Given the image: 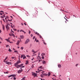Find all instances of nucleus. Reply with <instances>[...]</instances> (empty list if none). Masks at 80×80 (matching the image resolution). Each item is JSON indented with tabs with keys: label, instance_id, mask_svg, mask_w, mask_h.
<instances>
[{
	"label": "nucleus",
	"instance_id": "f257e3e1",
	"mask_svg": "<svg viewBox=\"0 0 80 80\" xmlns=\"http://www.w3.org/2000/svg\"><path fill=\"white\" fill-rule=\"evenodd\" d=\"M20 63H21V61H20V58H18V60L17 61V62L15 63V66H16V65H17V64H19Z\"/></svg>",
	"mask_w": 80,
	"mask_h": 80
},
{
	"label": "nucleus",
	"instance_id": "f03ea898",
	"mask_svg": "<svg viewBox=\"0 0 80 80\" xmlns=\"http://www.w3.org/2000/svg\"><path fill=\"white\" fill-rule=\"evenodd\" d=\"M6 28L7 31H8V30H10L9 26H8V23H7V24L6 26Z\"/></svg>",
	"mask_w": 80,
	"mask_h": 80
},
{
	"label": "nucleus",
	"instance_id": "7ed1b4c3",
	"mask_svg": "<svg viewBox=\"0 0 80 80\" xmlns=\"http://www.w3.org/2000/svg\"><path fill=\"white\" fill-rule=\"evenodd\" d=\"M30 42V40L29 39H27L26 41V42H25V44H27L28 42Z\"/></svg>",
	"mask_w": 80,
	"mask_h": 80
},
{
	"label": "nucleus",
	"instance_id": "20e7f679",
	"mask_svg": "<svg viewBox=\"0 0 80 80\" xmlns=\"http://www.w3.org/2000/svg\"><path fill=\"white\" fill-rule=\"evenodd\" d=\"M32 75L34 76V77L35 78V77H37V73H35L34 72H32Z\"/></svg>",
	"mask_w": 80,
	"mask_h": 80
},
{
	"label": "nucleus",
	"instance_id": "39448f33",
	"mask_svg": "<svg viewBox=\"0 0 80 80\" xmlns=\"http://www.w3.org/2000/svg\"><path fill=\"white\" fill-rule=\"evenodd\" d=\"M15 65V64H14V66L15 67H17V68H20V65H18V64H16V65Z\"/></svg>",
	"mask_w": 80,
	"mask_h": 80
},
{
	"label": "nucleus",
	"instance_id": "423d86ee",
	"mask_svg": "<svg viewBox=\"0 0 80 80\" xmlns=\"http://www.w3.org/2000/svg\"><path fill=\"white\" fill-rule=\"evenodd\" d=\"M23 71V69L22 70H19L18 71V73H20L22 72Z\"/></svg>",
	"mask_w": 80,
	"mask_h": 80
},
{
	"label": "nucleus",
	"instance_id": "0eeeda50",
	"mask_svg": "<svg viewBox=\"0 0 80 80\" xmlns=\"http://www.w3.org/2000/svg\"><path fill=\"white\" fill-rule=\"evenodd\" d=\"M6 63V64H7V65H9V64H10V65H12V63H11V62H7V61H5Z\"/></svg>",
	"mask_w": 80,
	"mask_h": 80
},
{
	"label": "nucleus",
	"instance_id": "6e6552de",
	"mask_svg": "<svg viewBox=\"0 0 80 80\" xmlns=\"http://www.w3.org/2000/svg\"><path fill=\"white\" fill-rule=\"evenodd\" d=\"M20 37L21 39H23L24 38V36H23V35L20 36Z\"/></svg>",
	"mask_w": 80,
	"mask_h": 80
},
{
	"label": "nucleus",
	"instance_id": "1a4fd4ad",
	"mask_svg": "<svg viewBox=\"0 0 80 80\" xmlns=\"http://www.w3.org/2000/svg\"><path fill=\"white\" fill-rule=\"evenodd\" d=\"M11 28H13V27H15V25H13V24H11Z\"/></svg>",
	"mask_w": 80,
	"mask_h": 80
},
{
	"label": "nucleus",
	"instance_id": "9d476101",
	"mask_svg": "<svg viewBox=\"0 0 80 80\" xmlns=\"http://www.w3.org/2000/svg\"><path fill=\"white\" fill-rule=\"evenodd\" d=\"M45 55V54L44 53H42L41 54V56H42V57H44Z\"/></svg>",
	"mask_w": 80,
	"mask_h": 80
},
{
	"label": "nucleus",
	"instance_id": "9b49d317",
	"mask_svg": "<svg viewBox=\"0 0 80 80\" xmlns=\"http://www.w3.org/2000/svg\"><path fill=\"white\" fill-rule=\"evenodd\" d=\"M12 77H13V78H14L16 77V75L15 74H12Z\"/></svg>",
	"mask_w": 80,
	"mask_h": 80
},
{
	"label": "nucleus",
	"instance_id": "f8f14e48",
	"mask_svg": "<svg viewBox=\"0 0 80 80\" xmlns=\"http://www.w3.org/2000/svg\"><path fill=\"white\" fill-rule=\"evenodd\" d=\"M20 43V41H18L17 42V45H19V44Z\"/></svg>",
	"mask_w": 80,
	"mask_h": 80
},
{
	"label": "nucleus",
	"instance_id": "ddd939ff",
	"mask_svg": "<svg viewBox=\"0 0 80 80\" xmlns=\"http://www.w3.org/2000/svg\"><path fill=\"white\" fill-rule=\"evenodd\" d=\"M4 28H5V26L3 25H2V29L3 30H5Z\"/></svg>",
	"mask_w": 80,
	"mask_h": 80
},
{
	"label": "nucleus",
	"instance_id": "4468645a",
	"mask_svg": "<svg viewBox=\"0 0 80 80\" xmlns=\"http://www.w3.org/2000/svg\"><path fill=\"white\" fill-rule=\"evenodd\" d=\"M43 64H46V62L44 61H43L42 62Z\"/></svg>",
	"mask_w": 80,
	"mask_h": 80
},
{
	"label": "nucleus",
	"instance_id": "2eb2a0df",
	"mask_svg": "<svg viewBox=\"0 0 80 80\" xmlns=\"http://www.w3.org/2000/svg\"><path fill=\"white\" fill-rule=\"evenodd\" d=\"M12 36H13L14 38L15 37V35H14V34L13 33H12Z\"/></svg>",
	"mask_w": 80,
	"mask_h": 80
},
{
	"label": "nucleus",
	"instance_id": "dca6fc26",
	"mask_svg": "<svg viewBox=\"0 0 80 80\" xmlns=\"http://www.w3.org/2000/svg\"><path fill=\"white\" fill-rule=\"evenodd\" d=\"M24 56H25V55H21V58H23V57Z\"/></svg>",
	"mask_w": 80,
	"mask_h": 80
},
{
	"label": "nucleus",
	"instance_id": "f3484780",
	"mask_svg": "<svg viewBox=\"0 0 80 80\" xmlns=\"http://www.w3.org/2000/svg\"><path fill=\"white\" fill-rule=\"evenodd\" d=\"M35 34H36V35H39V34L37 32H35Z\"/></svg>",
	"mask_w": 80,
	"mask_h": 80
},
{
	"label": "nucleus",
	"instance_id": "a211bd4d",
	"mask_svg": "<svg viewBox=\"0 0 80 80\" xmlns=\"http://www.w3.org/2000/svg\"><path fill=\"white\" fill-rule=\"evenodd\" d=\"M50 75H51V73H50V72H49L48 74V76H49Z\"/></svg>",
	"mask_w": 80,
	"mask_h": 80
},
{
	"label": "nucleus",
	"instance_id": "6ab92c4d",
	"mask_svg": "<svg viewBox=\"0 0 80 80\" xmlns=\"http://www.w3.org/2000/svg\"><path fill=\"white\" fill-rule=\"evenodd\" d=\"M5 40L8 42H10V41L8 39H6Z\"/></svg>",
	"mask_w": 80,
	"mask_h": 80
},
{
	"label": "nucleus",
	"instance_id": "aec40b11",
	"mask_svg": "<svg viewBox=\"0 0 80 80\" xmlns=\"http://www.w3.org/2000/svg\"><path fill=\"white\" fill-rule=\"evenodd\" d=\"M25 80V77H24L21 80Z\"/></svg>",
	"mask_w": 80,
	"mask_h": 80
},
{
	"label": "nucleus",
	"instance_id": "412c9836",
	"mask_svg": "<svg viewBox=\"0 0 80 80\" xmlns=\"http://www.w3.org/2000/svg\"><path fill=\"white\" fill-rule=\"evenodd\" d=\"M26 62L25 63L26 65H28V61H26Z\"/></svg>",
	"mask_w": 80,
	"mask_h": 80
},
{
	"label": "nucleus",
	"instance_id": "4be33fe9",
	"mask_svg": "<svg viewBox=\"0 0 80 80\" xmlns=\"http://www.w3.org/2000/svg\"><path fill=\"white\" fill-rule=\"evenodd\" d=\"M8 50L9 52H12V51L10 49V48H9Z\"/></svg>",
	"mask_w": 80,
	"mask_h": 80
},
{
	"label": "nucleus",
	"instance_id": "5701e85b",
	"mask_svg": "<svg viewBox=\"0 0 80 80\" xmlns=\"http://www.w3.org/2000/svg\"><path fill=\"white\" fill-rule=\"evenodd\" d=\"M38 11H37L35 13V15H38Z\"/></svg>",
	"mask_w": 80,
	"mask_h": 80
},
{
	"label": "nucleus",
	"instance_id": "b1692460",
	"mask_svg": "<svg viewBox=\"0 0 80 80\" xmlns=\"http://www.w3.org/2000/svg\"><path fill=\"white\" fill-rule=\"evenodd\" d=\"M14 53H17V54H18V51H14Z\"/></svg>",
	"mask_w": 80,
	"mask_h": 80
},
{
	"label": "nucleus",
	"instance_id": "393cba45",
	"mask_svg": "<svg viewBox=\"0 0 80 80\" xmlns=\"http://www.w3.org/2000/svg\"><path fill=\"white\" fill-rule=\"evenodd\" d=\"M26 58V56L24 55L23 57V59H25Z\"/></svg>",
	"mask_w": 80,
	"mask_h": 80
},
{
	"label": "nucleus",
	"instance_id": "a878e982",
	"mask_svg": "<svg viewBox=\"0 0 80 80\" xmlns=\"http://www.w3.org/2000/svg\"><path fill=\"white\" fill-rule=\"evenodd\" d=\"M61 65H60V64H59L58 65V67H59V68H61Z\"/></svg>",
	"mask_w": 80,
	"mask_h": 80
},
{
	"label": "nucleus",
	"instance_id": "bb28decb",
	"mask_svg": "<svg viewBox=\"0 0 80 80\" xmlns=\"http://www.w3.org/2000/svg\"><path fill=\"white\" fill-rule=\"evenodd\" d=\"M12 77V74H11V75L8 76V78H10V77Z\"/></svg>",
	"mask_w": 80,
	"mask_h": 80
},
{
	"label": "nucleus",
	"instance_id": "cd10ccee",
	"mask_svg": "<svg viewBox=\"0 0 80 80\" xmlns=\"http://www.w3.org/2000/svg\"><path fill=\"white\" fill-rule=\"evenodd\" d=\"M8 20L9 21V22H12V19H11L10 20L8 19Z\"/></svg>",
	"mask_w": 80,
	"mask_h": 80
},
{
	"label": "nucleus",
	"instance_id": "c85d7f7f",
	"mask_svg": "<svg viewBox=\"0 0 80 80\" xmlns=\"http://www.w3.org/2000/svg\"><path fill=\"white\" fill-rule=\"evenodd\" d=\"M23 63L21 64L20 65V67H22V66H23Z\"/></svg>",
	"mask_w": 80,
	"mask_h": 80
},
{
	"label": "nucleus",
	"instance_id": "c756f323",
	"mask_svg": "<svg viewBox=\"0 0 80 80\" xmlns=\"http://www.w3.org/2000/svg\"><path fill=\"white\" fill-rule=\"evenodd\" d=\"M38 51H34V53H33V54H35V53H36Z\"/></svg>",
	"mask_w": 80,
	"mask_h": 80
},
{
	"label": "nucleus",
	"instance_id": "7c9ffc66",
	"mask_svg": "<svg viewBox=\"0 0 80 80\" xmlns=\"http://www.w3.org/2000/svg\"><path fill=\"white\" fill-rule=\"evenodd\" d=\"M8 58V56H7L4 59L5 60H7V59Z\"/></svg>",
	"mask_w": 80,
	"mask_h": 80
},
{
	"label": "nucleus",
	"instance_id": "2f4dec72",
	"mask_svg": "<svg viewBox=\"0 0 80 80\" xmlns=\"http://www.w3.org/2000/svg\"><path fill=\"white\" fill-rule=\"evenodd\" d=\"M41 77H42V78L43 77V74H41Z\"/></svg>",
	"mask_w": 80,
	"mask_h": 80
},
{
	"label": "nucleus",
	"instance_id": "473e14b6",
	"mask_svg": "<svg viewBox=\"0 0 80 80\" xmlns=\"http://www.w3.org/2000/svg\"><path fill=\"white\" fill-rule=\"evenodd\" d=\"M44 72H45L44 71H42V72H41V73L43 74L44 73Z\"/></svg>",
	"mask_w": 80,
	"mask_h": 80
},
{
	"label": "nucleus",
	"instance_id": "72a5a7b5",
	"mask_svg": "<svg viewBox=\"0 0 80 80\" xmlns=\"http://www.w3.org/2000/svg\"><path fill=\"white\" fill-rule=\"evenodd\" d=\"M42 66H40L39 67V68H41V69H42Z\"/></svg>",
	"mask_w": 80,
	"mask_h": 80
},
{
	"label": "nucleus",
	"instance_id": "f704fd0d",
	"mask_svg": "<svg viewBox=\"0 0 80 80\" xmlns=\"http://www.w3.org/2000/svg\"><path fill=\"white\" fill-rule=\"evenodd\" d=\"M24 31H23V30H20V32H23Z\"/></svg>",
	"mask_w": 80,
	"mask_h": 80
},
{
	"label": "nucleus",
	"instance_id": "c9c22d12",
	"mask_svg": "<svg viewBox=\"0 0 80 80\" xmlns=\"http://www.w3.org/2000/svg\"><path fill=\"white\" fill-rule=\"evenodd\" d=\"M21 50H23V47H21Z\"/></svg>",
	"mask_w": 80,
	"mask_h": 80
},
{
	"label": "nucleus",
	"instance_id": "e433bc0d",
	"mask_svg": "<svg viewBox=\"0 0 80 80\" xmlns=\"http://www.w3.org/2000/svg\"><path fill=\"white\" fill-rule=\"evenodd\" d=\"M11 32H12V33H14V32L12 30V29H11Z\"/></svg>",
	"mask_w": 80,
	"mask_h": 80
},
{
	"label": "nucleus",
	"instance_id": "4c0bfd02",
	"mask_svg": "<svg viewBox=\"0 0 80 80\" xmlns=\"http://www.w3.org/2000/svg\"><path fill=\"white\" fill-rule=\"evenodd\" d=\"M43 75H45V76H47V74H46L44 73Z\"/></svg>",
	"mask_w": 80,
	"mask_h": 80
},
{
	"label": "nucleus",
	"instance_id": "58836bf2",
	"mask_svg": "<svg viewBox=\"0 0 80 80\" xmlns=\"http://www.w3.org/2000/svg\"><path fill=\"white\" fill-rule=\"evenodd\" d=\"M21 68H24L25 67V66H22L21 67Z\"/></svg>",
	"mask_w": 80,
	"mask_h": 80
},
{
	"label": "nucleus",
	"instance_id": "ea45409f",
	"mask_svg": "<svg viewBox=\"0 0 80 80\" xmlns=\"http://www.w3.org/2000/svg\"><path fill=\"white\" fill-rule=\"evenodd\" d=\"M30 33H31V31H30V30H29V34H30Z\"/></svg>",
	"mask_w": 80,
	"mask_h": 80
},
{
	"label": "nucleus",
	"instance_id": "a19ab883",
	"mask_svg": "<svg viewBox=\"0 0 80 80\" xmlns=\"http://www.w3.org/2000/svg\"><path fill=\"white\" fill-rule=\"evenodd\" d=\"M11 58H12V59H14V58H15V57H12Z\"/></svg>",
	"mask_w": 80,
	"mask_h": 80
},
{
	"label": "nucleus",
	"instance_id": "79ce46f5",
	"mask_svg": "<svg viewBox=\"0 0 80 80\" xmlns=\"http://www.w3.org/2000/svg\"><path fill=\"white\" fill-rule=\"evenodd\" d=\"M35 36H34L32 38V39H35Z\"/></svg>",
	"mask_w": 80,
	"mask_h": 80
},
{
	"label": "nucleus",
	"instance_id": "37998d69",
	"mask_svg": "<svg viewBox=\"0 0 80 80\" xmlns=\"http://www.w3.org/2000/svg\"><path fill=\"white\" fill-rule=\"evenodd\" d=\"M39 36L40 37V38H42V36H41L40 35H39Z\"/></svg>",
	"mask_w": 80,
	"mask_h": 80
},
{
	"label": "nucleus",
	"instance_id": "c03bdc74",
	"mask_svg": "<svg viewBox=\"0 0 80 80\" xmlns=\"http://www.w3.org/2000/svg\"><path fill=\"white\" fill-rule=\"evenodd\" d=\"M13 30H14V31H17V29H13Z\"/></svg>",
	"mask_w": 80,
	"mask_h": 80
},
{
	"label": "nucleus",
	"instance_id": "a18cd8bd",
	"mask_svg": "<svg viewBox=\"0 0 80 80\" xmlns=\"http://www.w3.org/2000/svg\"><path fill=\"white\" fill-rule=\"evenodd\" d=\"M9 43H13V42H10V41Z\"/></svg>",
	"mask_w": 80,
	"mask_h": 80
},
{
	"label": "nucleus",
	"instance_id": "49530a36",
	"mask_svg": "<svg viewBox=\"0 0 80 80\" xmlns=\"http://www.w3.org/2000/svg\"><path fill=\"white\" fill-rule=\"evenodd\" d=\"M32 52H35V51H34V50L33 49L32 50Z\"/></svg>",
	"mask_w": 80,
	"mask_h": 80
},
{
	"label": "nucleus",
	"instance_id": "de8ad7c7",
	"mask_svg": "<svg viewBox=\"0 0 80 80\" xmlns=\"http://www.w3.org/2000/svg\"><path fill=\"white\" fill-rule=\"evenodd\" d=\"M2 20L4 21V22H5V19H2Z\"/></svg>",
	"mask_w": 80,
	"mask_h": 80
},
{
	"label": "nucleus",
	"instance_id": "09e8293b",
	"mask_svg": "<svg viewBox=\"0 0 80 80\" xmlns=\"http://www.w3.org/2000/svg\"><path fill=\"white\" fill-rule=\"evenodd\" d=\"M42 59H44V56H42Z\"/></svg>",
	"mask_w": 80,
	"mask_h": 80
},
{
	"label": "nucleus",
	"instance_id": "8fccbe9b",
	"mask_svg": "<svg viewBox=\"0 0 80 80\" xmlns=\"http://www.w3.org/2000/svg\"><path fill=\"white\" fill-rule=\"evenodd\" d=\"M78 64H77L76 65H75L76 67H77V66H78Z\"/></svg>",
	"mask_w": 80,
	"mask_h": 80
},
{
	"label": "nucleus",
	"instance_id": "3c124183",
	"mask_svg": "<svg viewBox=\"0 0 80 80\" xmlns=\"http://www.w3.org/2000/svg\"><path fill=\"white\" fill-rule=\"evenodd\" d=\"M24 25H27V24H26V22H24Z\"/></svg>",
	"mask_w": 80,
	"mask_h": 80
},
{
	"label": "nucleus",
	"instance_id": "603ef678",
	"mask_svg": "<svg viewBox=\"0 0 80 80\" xmlns=\"http://www.w3.org/2000/svg\"><path fill=\"white\" fill-rule=\"evenodd\" d=\"M36 73H40V71H36Z\"/></svg>",
	"mask_w": 80,
	"mask_h": 80
},
{
	"label": "nucleus",
	"instance_id": "864d4df0",
	"mask_svg": "<svg viewBox=\"0 0 80 80\" xmlns=\"http://www.w3.org/2000/svg\"><path fill=\"white\" fill-rule=\"evenodd\" d=\"M60 11H63V12L64 11V10H62V9H61L60 10Z\"/></svg>",
	"mask_w": 80,
	"mask_h": 80
},
{
	"label": "nucleus",
	"instance_id": "5fc2aeb1",
	"mask_svg": "<svg viewBox=\"0 0 80 80\" xmlns=\"http://www.w3.org/2000/svg\"><path fill=\"white\" fill-rule=\"evenodd\" d=\"M40 52H38V56H39V55H40Z\"/></svg>",
	"mask_w": 80,
	"mask_h": 80
},
{
	"label": "nucleus",
	"instance_id": "6e6d98bb",
	"mask_svg": "<svg viewBox=\"0 0 80 80\" xmlns=\"http://www.w3.org/2000/svg\"><path fill=\"white\" fill-rule=\"evenodd\" d=\"M43 43H44V45H47V43L44 42H43Z\"/></svg>",
	"mask_w": 80,
	"mask_h": 80
},
{
	"label": "nucleus",
	"instance_id": "4d7b16f0",
	"mask_svg": "<svg viewBox=\"0 0 80 80\" xmlns=\"http://www.w3.org/2000/svg\"><path fill=\"white\" fill-rule=\"evenodd\" d=\"M31 37H33V34H31Z\"/></svg>",
	"mask_w": 80,
	"mask_h": 80
},
{
	"label": "nucleus",
	"instance_id": "13d9d810",
	"mask_svg": "<svg viewBox=\"0 0 80 80\" xmlns=\"http://www.w3.org/2000/svg\"><path fill=\"white\" fill-rule=\"evenodd\" d=\"M36 42H38V40H37L36 41Z\"/></svg>",
	"mask_w": 80,
	"mask_h": 80
},
{
	"label": "nucleus",
	"instance_id": "bf43d9fd",
	"mask_svg": "<svg viewBox=\"0 0 80 80\" xmlns=\"http://www.w3.org/2000/svg\"><path fill=\"white\" fill-rule=\"evenodd\" d=\"M9 46V45H6V47H8Z\"/></svg>",
	"mask_w": 80,
	"mask_h": 80
},
{
	"label": "nucleus",
	"instance_id": "052dcab7",
	"mask_svg": "<svg viewBox=\"0 0 80 80\" xmlns=\"http://www.w3.org/2000/svg\"><path fill=\"white\" fill-rule=\"evenodd\" d=\"M0 15H3V14H2V13H0Z\"/></svg>",
	"mask_w": 80,
	"mask_h": 80
},
{
	"label": "nucleus",
	"instance_id": "680f3d73",
	"mask_svg": "<svg viewBox=\"0 0 80 80\" xmlns=\"http://www.w3.org/2000/svg\"><path fill=\"white\" fill-rule=\"evenodd\" d=\"M14 80H16V78H15V77L14 78Z\"/></svg>",
	"mask_w": 80,
	"mask_h": 80
},
{
	"label": "nucleus",
	"instance_id": "e2e57ef3",
	"mask_svg": "<svg viewBox=\"0 0 80 80\" xmlns=\"http://www.w3.org/2000/svg\"><path fill=\"white\" fill-rule=\"evenodd\" d=\"M41 71H42V70H40L39 71V72H41Z\"/></svg>",
	"mask_w": 80,
	"mask_h": 80
},
{
	"label": "nucleus",
	"instance_id": "0e129e2a",
	"mask_svg": "<svg viewBox=\"0 0 80 80\" xmlns=\"http://www.w3.org/2000/svg\"><path fill=\"white\" fill-rule=\"evenodd\" d=\"M23 33H26V32L24 31H23Z\"/></svg>",
	"mask_w": 80,
	"mask_h": 80
},
{
	"label": "nucleus",
	"instance_id": "69168bd1",
	"mask_svg": "<svg viewBox=\"0 0 80 80\" xmlns=\"http://www.w3.org/2000/svg\"><path fill=\"white\" fill-rule=\"evenodd\" d=\"M6 18H8V16H6Z\"/></svg>",
	"mask_w": 80,
	"mask_h": 80
},
{
	"label": "nucleus",
	"instance_id": "338daca9",
	"mask_svg": "<svg viewBox=\"0 0 80 80\" xmlns=\"http://www.w3.org/2000/svg\"><path fill=\"white\" fill-rule=\"evenodd\" d=\"M0 12H3V11H0Z\"/></svg>",
	"mask_w": 80,
	"mask_h": 80
},
{
	"label": "nucleus",
	"instance_id": "774afa93",
	"mask_svg": "<svg viewBox=\"0 0 80 80\" xmlns=\"http://www.w3.org/2000/svg\"><path fill=\"white\" fill-rule=\"evenodd\" d=\"M41 80H45L44 79H41Z\"/></svg>",
	"mask_w": 80,
	"mask_h": 80
}]
</instances>
